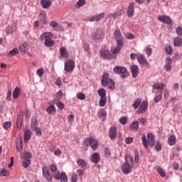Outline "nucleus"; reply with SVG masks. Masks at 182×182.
<instances>
[{
    "mask_svg": "<svg viewBox=\"0 0 182 182\" xmlns=\"http://www.w3.org/2000/svg\"><path fill=\"white\" fill-rule=\"evenodd\" d=\"M176 33L177 35H178V36H182V28L178 26L176 28Z\"/></svg>",
    "mask_w": 182,
    "mask_h": 182,
    "instance_id": "nucleus-62",
    "label": "nucleus"
},
{
    "mask_svg": "<svg viewBox=\"0 0 182 182\" xmlns=\"http://www.w3.org/2000/svg\"><path fill=\"white\" fill-rule=\"evenodd\" d=\"M126 163L122 166V171L124 174H129L132 173V168L134 167V162H133V158L130 155L125 156Z\"/></svg>",
    "mask_w": 182,
    "mask_h": 182,
    "instance_id": "nucleus-3",
    "label": "nucleus"
},
{
    "mask_svg": "<svg viewBox=\"0 0 182 182\" xmlns=\"http://www.w3.org/2000/svg\"><path fill=\"white\" fill-rule=\"evenodd\" d=\"M9 176V171L5 170V168L1 169L0 171V177H8Z\"/></svg>",
    "mask_w": 182,
    "mask_h": 182,
    "instance_id": "nucleus-39",
    "label": "nucleus"
},
{
    "mask_svg": "<svg viewBox=\"0 0 182 182\" xmlns=\"http://www.w3.org/2000/svg\"><path fill=\"white\" fill-rule=\"evenodd\" d=\"M50 170L53 172V173H56V171H58V166H56V164H53L50 166Z\"/></svg>",
    "mask_w": 182,
    "mask_h": 182,
    "instance_id": "nucleus-50",
    "label": "nucleus"
},
{
    "mask_svg": "<svg viewBox=\"0 0 182 182\" xmlns=\"http://www.w3.org/2000/svg\"><path fill=\"white\" fill-rule=\"evenodd\" d=\"M40 4L43 9H48L52 5V0H41Z\"/></svg>",
    "mask_w": 182,
    "mask_h": 182,
    "instance_id": "nucleus-18",
    "label": "nucleus"
},
{
    "mask_svg": "<svg viewBox=\"0 0 182 182\" xmlns=\"http://www.w3.org/2000/svg\"><path fill=\"white\" fill-rule=\"evenodd\" d=\"M122 46H123V44H122V41H117V46L114 47H112L111 48V52H112V55H117V53H119V52H120V50H122Z\"/></svg>",
    "mask_w": 182,
    "mask_h": 182,
    "instance_id": "nucleus-11",
    "label": "nucleus"
},
{
    "mask_svg": "<svg viewBox=\"0 0 182 182\" xmlns=\"http://www.w3.org/2000/svg\"><path fill=\"white\" fill-rule=\"evenodd\" d=\"M173 45L174 46H181L182 45V38L180 37H176L173 39Z\"/></svg>",
    "mask_w": 182,
    "mask_h": 182,
    "instance_id": "nucleus-33",
    "label": "nucleus"
},
{
    "mask_svg": "<svg viewBox=\"0 0 182 182\" xmlns=\"http://www.w3.org/2000/svg\"><path fill=\"white\" fill-rule=\"evenodd\" d=\"M40 19L42 23H47L48 20L46 19V14L45 13L40 14Z\"/></svg>",
    "mask_w": 182,
    "mask_h": 182,
    "instance_id": "nucleus-37",
    "label": "nucleus"
},
{
    "mask_svg": "<svg viewBox=\"0 0 182 182\" xmlns=\"http://www.w3.org/2000/svg\"><path fill=\"white\" fill-rule=\"evenodd\" d=\"M147 107H149V102L147 101H143L139 109L136 111L137 114H141V113H146L147 111Z\"/></svg>",
    "mask_w": 182,
    "mask_h": 182,
    "instance_id": "nucleus-9",
    "label": "nucleus"
},
{
    "mask_svg": "<svg viewBox=\"0 0 182 182\" xmlns=\"http://www.w3.org/2000/svg\"><path fill=\"white\" fill-rule=\"evenodd\" d=\"M55 85L56 86H62V79L60 77H58L55 80Z\"/></svg>",
    "mask_w": 182,
    "mask_h": 182,
    "instance_id": "nucleus-60",
    "label": "nucleus"
},
{
    "mask_svg": "<svg viewBox=\"0 0 182 182\" xmlns=\"http://www.w3.org/2000/svg\"><path fill=\"white\" fill-rule=\"evenodd\" d=\"M18 53H19V50H18V48H14L9 52V55H11V56H15L16 55H18Z\"/></svg>",
    "mask_w": 182,
    "mask_h": 182,
    "instance_id": "nucleus-47",
    "label": "nucleus"
},
{
    "mask_svg": "<svg viewBox=\"0 0 182 182\" xmlns=\"http://www.w3.org/2000/svg\"><path fill=\"white\" fill-rule=\"evenodd\" d=\"M36 129H38V122L36 120L32 121V122H31V129L34 131Z\"/></svg>",
    "mask_w": 182,
    "mask_h": 182,
    "instance_id": "nucleus-52",
    "label": "nucleus"
},
{
    "mask_svg": "<svg viewBox=\"0 0 182 182\" xmlns=\"http://www.w3.org/2000/svg\"><path fill=\"white\" fill-rule=\"evenodd\" d=\"M168 144H169V146H174V144H176V136L174 135H171L168 138Z\"/></svg>",
    "mask_w": 182,
    "mask_h": 182,
    "instance_id": "nucleus-32",
    "label": "nucleus"
},
{
    "mask_svg": "<svg viewBox=\"0 0 182 182\" xmlns=\"http://www.w3.org/2000/svg\"><path fill=\"white\" fill-rule=\"evenodd\" d=\"M158 20L163 23H166V25H171L173 23V20L168 16H159Z\"/></svg>",
    "mask_w": 182,
    "mask_h": 182,
    "instance_id": "nucleus-12",
    "label": "nucleus"
},
{
    "mask_svg": "<svg viewBox=\"0 0 182 182\" xmlns=\"http://www.w3.org/2000/svg\"><path fill=\"white\" fill-rule=\"evenodd\" d=\"M107 99L106 98V97H101L100 100V106L101 107H104V106L106 105V102H107Z\"/></svg>",
    "mask_w": 182,
    "mask_h": 182,
    "instance_id": "nucleus-43",
    "label": "nucleus"
},
{
    "mask_svg": "<svg viewBox=\"0 0 182 182\" xmlns=\"http://www.w3.org/2000/svg\"><path fill=\"white\" fill-rule=\"evenodd\" d=\"M77 163L78 166H80V167H82V168H83V167H86V166H87V164L83 159H78L77 161Z\"/></svg>",
    "mask_w": 182,
    "mask_h": 182,
    "instance_id": "nucleus-36",
    "label": "nucleus"
},
{
    "mask_svg": "<svg viewBox=\"0 0 182 182\" xmlns=\"http://www.w3.org/2000/svg\"><path fill=\"white\" fill-rule=\"evenodd\" d=\"M75 61L69 60L65 63L64 70L68 73L73 72L75 70Z\"/></svg>",
    "mask_w": 182,
    "mask_h": 182,
    "instance_id": "nucleus-8",
    "label": "nucleus"
},
{
    "mask_svg": "<svg viewBox=\"0 0 182 182\" xmlns=\"http://www.w3.org/2000/svg\"><path fill=\"white\" fill-rule=\"evenodd\" d=\"M125 38H127V39H134V35L132 33H127L125 35Z\"/></svg>",
    "mask_w": 182,
    "mask_h": 182,
    "instance_id": "nucleus-64",
    "label": "nucleus"
},
{
    "mask_svg": "<svg viewBox=\"0 0 182 182\" xmlns=\"http://www.w3.org/2000/svg\"><path fill=\"white\" fill-rule=\"evenodd\" d=\"M98 95L100 97H106V90L103 88L98 90Z\"/></svg>",
    "mask_w": 182,
    "mask_h": 182,
    "instance_id": "nucleus-40",
    "label": "nucleus"
},
{
    "mask_svg": "<svg viewBox=\"0 0 182 182\" xmlns=\"http://www.w3.org/2000/svg\"><path fill=\"white\" fill-rule=\"evenodd\" d=\"M105 18V14L101 13L99 15L94 16L90 18V22H99V21H102Z\"/></svg>",
    "mask_w": 182,
    "mask_h": 182,
    "instance_id": "nucleus-17",
    "label": "nucleus"
},
{
    "mask_svg": "<svg viewBox=\"0 0 182 182\" xmlns=\"http://www.w3.org/2000/svg\"><path fill=\"white\" fill-rule=\"evenodd\" d=\"M119 123L123 125L126 124L127 123V117H122L119 118Z\"/></svg>",
    "mask_w": 182,
    "mask_h": 182,
    "instance_id": "nucleus-53",
    "label": "nucleus"
},
{
    "mask_svg": "<svg viewBox=\"0 0 182 182\" xmlns=\"http://www.w3.org/2000/svg\"><path fill=\"white\" fill-rule=\"evenodd\" d=\"M19 50L21 52L25 53L26 52H28V50H29V46L28 45V43H24L23 44L20 46Z\"/></svg>",
    "mask_w": 182,
    "mask_h": 182,
    "instance_id": "nucleus-31",
    "label": "nucleus"
},
{
    "mask_svg": "<svg viewBox=\"0 0 182 182\" xmlns=\"http://www.w3.org/2000/svg\"><path fill=\"white\" fill-rule=\"evenodd\" d=\"M11 126H12V122H4L3 124V127L4 129H5V130H8V129H11Z\"/></svg>",
    "mask_w": 182,
    "mask_h": 182,
    "instance_id": "nucleus-45",
    "label": "nucleus"
},
{
    "mask_svg": "<svg viewBox=\"0 0 182 182\" xmlns=\"http://www.w3.org/2000/svg\"><path fill=\"white\" fill-rule=\"evenodd\" d=\"M164 83H159V82H156V83H154L152 86L153 87V90H163V89H164Z\"/></svg>",
    "mask_w": 182,
    "mask_h": 182,
    "instance_id": "nucleus-25",
    "label": "nucleus"
},
{
    "mask_svg": "<svg viewBox=\"0 0 182 182\" xmlns=\"http://www.w3.org/2000/svg\"><path fill=\"white\" fill-rule=\"evenodd\" d=\"M12 98V91L9 90L7 92V95H6V100L8 102H11V99Z\"/></svg>",
    "mask_w": 182,
    "mask_h": 182,
    "instance_id": "nucleus-58",
    "label": "nucleus"
},
{
    "mask_svg": "<svg viewBox=\"0 0 182 182\" xmlns=\"http://www.w3.org/2000/svg\"><path fill=\"white\" fill-rule=\"evenodd\" d=\"M125 142L127 144H132V143H133V138H132V137L126 138Z\"/></svg>",
    "mask_w": 182,
    "mask_h": 182,
    "instance_id": "nucleus-63",
    "label": "nucleus"
},
{
    "mask_svg": "<svg viewBox=\"0 0 182 182\" xmlns=\"http://www.w3.org/2000/svg\"><path fill=\"white\" fill-rule=\"evenodd\" d=\"M117 134V129H116V127H112L109 129V139H111V140H114V139H116Z\"/></svg>",
    "mask_w": 182,
    "mask_h": 182,
    "instance_id": "nucleus-15",
    "label": "nucleus"
},
{
    "mask_svg": "<svg viewBox=\"0 0 182 182\" xmlns=\"http://www.w3.org/2000/svg\"><path fill=\"white\" fill-rule=\"evenodd\" d=\"M91 160L92 163H99V161H100V156H99L97 153H94L91 156Z\"/></svg>",
    "mask_w": 182,
    "mask_h": 182,
    "instance_id": "nucleus-28",
    "label": "nucleus"
},
{
    "mask_svg": "<svg viewBox=\"0 0 182 182\" xmlns=\"http://www.w3.org/2000/svg\"><path fill=\"white\" fill-rule=\"evenodd\" d=\"M50 26L51 28H53L55 31H58L59 29V24H58V22L53 21L50 23Z\"/></svg>",
    "mask_w": 182,
    "mask_h": 182,
    "instance_id": "nucleus-38",
    "label": "nucleus"
},
{
    "mask_svg": "<svg viewBox=\"0 0 182 182\" xmlns=\"http://www.w3.org/2000/svg\"><path fill=\"white\" fill-rule=\"evenodd\" d=\"M155 149L156 151H161V144L160 141H157L156 145H155Z\"/></svg>",
    "mask_w": 182,
    "mask_h": 182,
    "instance_id": "nucleus-57",
    "label": "nucleus"
},
{
    "mask_svg": "<svg viewBox=\"0 0 182 182\" xmlns=\"http://www.w3.org/2000/svg\"><path fill=\"white\" fill-rule=\"evenodd\" d=\"M142 144H144V147L147 149V147H153L154 144H156V139L154 138V135L152 134H148L147 138H146V135L142 136Z\"/></svg>",
    "mask_w": 182,
    "mask_h": 182,
    "instance_id": "nucleus-4",
    "label": "nucleus"
},
{
    "mask_svg": "<svg viewBox=\"0 0 182 182\" xmlns=\"http://www.w3.org/2000/svg\"><path fill=\"white\" fill-rule=\"evenodd\" d=\"M16 149L18 151H21L23 149V145L22 144V136H18L16 140Z\"/></svg>",
    "mask_w": 182,
    "mask_h": 182,
    "instance_id": "nucleus-24",
    "label": "nucleus"
},
{
    "mask_svg": "<svg viewBox=\"0 0 182 182\" xmlns=\"http://www.w3.org/2000/svg\"><path fill=\"white\" fill-rule=\"evenodd\" d=\"M130 129L134 130V132H137L139 130V122H133L130 125H129Z\"/></svg>",
    "mask_w": 182,
    "mask_h": 182,
    "instance_id": "nucleus-30",
    "label": "nucleus"
},
{
    "mask_svg": "<svg viewBox=\"0 0 182 182\" xmlns=\"http://www.w3.org/2000/svg\"><path fill=\"white\" fill-rule=\"evenodd\" d=\"M171 63H173L171 58H167L165 64V70L166 72H170V70H171Z\"/></svg>",
    "mask_w": 182,
    "mask_h": 182,
    "instance_id": "nucleus-22",
    "label": "nucleus"
},
{
    "mask_svg": "<svg viewBox=\"0 0 182 182\" xmlns=\"http://www.w3.org/2000/svg\"><path fill=\"white\" fill-rule=\"evenodd\" d=\"M60 178L61 182L68 181V176H66V173L65 172L61 173Z\"/></svg>",
    "mask_w": 182,
    "mask_h": 182,
    "instance_id": "nucleus-42",
    "label": "nucleus"
},
{
    "mask_svg": "<svg viewBox=\"0 0 182 182\" xmlns=\"http://www.w3.org/2000/svg\"><path fill=\"white\" fill-rule=\"evenodd\" d=\"M23 160H31L32 158V154L31 152L24 151L23 154L21 155Z\"/></svg>",
    "mask_w": 182,
    "mask_h": 182,
    "instance_id": "nucleus-29",
    "label": "nucleus"
},
{
    "mask_svg": "<svg viewBox=\"0 0 182 182\" xmlns=\"http://www.w3.org/2000/svg\"><path fill=\"white\" fill-rule=\"evenodd\" d=\"M140 105H141V100H135L133 106H134V108L135 109H139V107H140Z\"/></svg>",
    "mask_w": 182,
    "mask_h": 182,
    "instance_id": "nucleus-44",
    "label": "nucleus"
},
{
    "mask_svg": "<svg viewBox=\"0 0 182 182\" xmlns=\"http://www.w3.org/2000/svg\"><path fill=\"white\" fill-rule=\"evenodd\" d=\"M138 62L141 65H149V63L147 62L146 58H144V56H143V55L141 54H138Z\"/></svg>",
    "mask_w": 182,
    "mask_h": 182,
    "instance_id": "nucleus-26",
    "label": "nucleus"
},
{
    "mask_svg": "<svg viewBox=\"0 0 182 182\" xmlns=\"http://www.w3.org/2000/svg\"><path fill=\"white\" fill-rule=\"evenodd\" d=\"M43 73H45V70H43V68H39V69L37 70V71H36V74H37L40 77H42V76H43Z\"/></svg>",
    "mask_w": 182,
    "mask_h": 182,
    "instance_id": "nucleus-51",
    "label": "nucleus"
},
{
    "mask_svg": "<svg viewBox=\"0 0 182 182\" xmlns=\"http://www.w3.org/2000/svg\"><path fill=\"white\" fill-rule=\"evenodd\" d=\"M127 15L129 16V18H132V16L134 15V3L132 2L129 4Z\"/></svg>",
    "mask_w": 182,
    "mask_h": 182,
    "instance_id": "nucleus-19",
    "label": "nucleus"
},
{
    "mask_svg": "<svg viewBox=\"0 0 182 182\" xmlns=\"http://www.w3.org/2000/svg\"><path fill=\"white\" fill-rule=\"evenodd\" d=\"M114 72L117 75H121V77L124 79V77H127L129 74L127 73V68L122 66H116L114 68Z\"/></svg>",
    "mask_w": 182,
    "mask_h": 182,
    "instance_id": "nucleus-6",
    "label": "nucleus"
},
{
    "mask_svg": "<svg viewBox=\"0 0 182 182\" xmlns=\"http://www.w3.org/2000/svg\"><path fill=\"white\" fill-rule=\"evenodd\" d=\"M53 38V33L51 32H44L41 34L40 39L41 42H44L45 46L47 48H52L55 45V41L52 39Z\"/></svg>",
    "mask_w": 182,
    "mask_h": 182,
    "instance_id": "nucleus-1",
    "label": "nucleus"
},
{
    "mask_svg": "<svg viewBox=\"0 0 182 182\" xmlns=\"http://www.w3.org/2000/svg\"><path fill=\"white\" fill-rule=\"evenodd\" d=\"M49 106L47 108L48 114H53L56 113V107H55V101L48 102Z\"/></svg>",
    "mask_w": 182,
    "mask_h": 182,
    "instance_id": "nucleus-10",
    "label": "nucleus"
},
{
    "mask_svg": "<svg viewBox=\"0 0 182 182\" xmlns=\"http://www.w3.org/2000/svg\"><path fill=\"white\" fill-rule=\"evenodd\" d=\"M165 50L166 53H168L169 55H171V53H173V48H171V46H166L165 47Z\"/></svg>",
    "mask_w": 182,
    "mask_h": 182,
    "instance_id": "nucleus-54",
    "label": "nucleus"
},
{
    "mask_svg": "<svg viewBox=\"0 0 182 182\" xmlns=\"http://www.w3.org/2000/svg\"><path fill=\"white\" fill-rule=\"evenodd\" d=\"M35 132H36L37 136H38V137H41L42 136V131L41 130V128H36L34 130Z\"/></svg>",
    "mask_w": 182,
    "mask_h": 182,
    "instance_id": "nucleus-59",
    "label": "nucleus"
},
{
    "mask_svg": "<svg viewBox=\"0 0 182 182\" xmlns=\"http://www.w3.org/2000/svg\"><path fill=\"white\" fill-rule=\"evenodd\" d=\"M42 170H43V174L45 178H46L48 181H52L53 176L49 173V169H48V168L46 167H43Z\"/></svg>",
    "mask_w": 182,
    "mask_h": 182,
    "instance_id": "nucleus-13",
    "label": "nucleus"
},
{
    "mask_svg": "<svg viewBox=\"0 0 182 182\" xmlns=\"http://www.w3.org/2000/svg\"><path fill=\"white\" fill-rule=\"evenodd\" d=\"M131 72L132 73V77H137L139 73V66L134 65L131 66Z\"/></svg>",
    "mask_w": 182,
    "mask_h": 182,
    "instance_id": "nucleus-23",
    "label": "nucleus"
},
{
    "mask_svg": "<svg viewBox=\"0 0 182 182\" xmlns=\"http://www.w3.org/2000/svg\"><path fill=\"white\" fill-rule=\"evenodd\" d=\"M22 123H23V113L20 112L17 117L16 126L18 130L22 128Z\"/></svg>",
    "mask_w": 182,
    "mask_h": 182,
    "instance_id": "nucleus-14",
    "label": "nucleus"
},
{
    "mask_svg": "<svg viewBox=\"0 0 182 182\" xmlns=\"http://www.w3.org/2000/svg\"><path fill=\"white\" fill-rule=\"evenodd\" d=\"M56 105L60 110H63V109H65V104L62 101L58 102Z\"/></svg>",
    "mask_w": 182,
    "mask_h": 182,
    "instance_id": "nucleus-48",
    "label": "nucleus"
},
{
    "mask_svg": "<svg viewBox=\"0 0 182 182\" xmlns=\"http://www.w3.org/2000/svg\"><path fill=\"white\" fill-rule=\"evenodd\" d=\"M114 36L117 40V42L120 41L122 44H123V41H124L123 36H122V33L120 32V31L119 30L115 31L114 33Z\"/></svg>",
    "mask_w": 182,
    "mask_h": 182,
    "instance_id": "nucleus-20",
    "label": "nucleus"
},
{
    "mask_svg": "<svg viewBox=\"0 0 182 182\" xmlns=\"http://www.w3.org/2000/svg\"><path fill=\"white\" fill-rule=\"evenodd\" d=\"M32 136V132L29 129H26L24 131V142L28 143L29 140H31V137Z\"/></svg>",
    "mask_w": 182,
    "mask_h": 182,
    "instance_id": "nucleus-21",
    "label": "nucleus"
},
{
    "mask_svg": "<svg viewBox=\"0 0 182 182\" xmlns=\"http://www.w3.org/2000/svg\"><path fill=\"white\" fill-rule=\"evenodd\" d=\"M162 97H163V95L161 94V92H160L159 95H156L154 98L155 103H159V102L161 100Z\"/></svg>",
    "mask_w": 182,
    "mask_h": 182,
    "instance_id": "nucleus-41",
    "label": "nucleus"
},
{
    "mask_svg": "<svg viewBox=\"0 0 182 182\" xmlns=\"http://www.w3.org/2000/svg\"><path fill=\"white\" fill-rule=\"evenodd\" d=\"M22 166L24 168H28L31 166V159H23L22 161Z\"/></svg>",
    "mask_w": 182,
    "mask_h": 182,
    "instance_id": "nucleus-35",
    "label": "nucleus"
},
{
    "mask_svg": "<svg viewBox=\"0 0 182 182\" xmlns=\"http://www.w3.org/2000/svg\"><path fill=\"white\" fill-rule=\"evenodd\" d=\"M92 39H93L95 42L102 41V39H103V33H102V31H97L95 34L92 35Z\"/></svg>",
    "mask_w": 182,
    "mask_h": 182,
    "instance_id": "nucleus-16",
    "label": "nucleus"
},
{
    "mask_svg": "<svg viewBox=\"0 0 182 182\" xmlns=\"http://www.w3.org/2000/svg\"><path fill=\"white\" fill-rule=\"evenodd\" d=\"M71 181L72 182H76L77 181V175L76 173H73L71 176Z\"/></svg>",
    "mask_w": 182,
    "mask_h": 182,
    "instance_id": "nucleus-61",
    "label": "nucleus"
},
{
    "mask_svg": "<svg viewBox=\"0 0 182 182\" xmlns=\"http://www.w3.org/2000/svg\"><path fill=\"white\" fill-rule=\"evenodd\" d=\"M157 172L159 174H160L161 177H165L166 176V172L163 171V168L161 167H158L157 168Z\"/></svg>",
    "mask_w": 182,
    "mask_h": 182,
    "instance_id": "nucleus-46",
    "label": "nucleus"
},
{
    "mask_svg": "<svg viewBox=\"0 0 182 182\" xmlns=\"http://www.w3.org/2000/svg\"><path fill=\"white\" fill-rule=\"evenodd\" d=\"M60 53L62 58H68V50L65 47H61L60 48Z\"/></svg>",
    "mask_w": 182,
    "mask_h": 182,
    "instance_id": "nucleus-34",
    "label": "nucleus"
},
{
    "mask_svg": "<svg viewBox=\"0 0 182 182\" xmlns=\"http://www.w3.org/2000/svg\"><path fill=\"white\" fill-rule=\"evenodd\" d=\"M63 96V92L62 91H58L55 95V100H60Z\"/></svg>",
    "mask_w": 182,
    "mask_h": 182,
    "instance_id": "nucleus-49",
    "label": "nucleus"
},
{
    "mask_svg": "<svg viewBox=\"0 0 182 182\" xmlns=\"http://www.w3.org/2000/svg\"><path fill=\"white\" fill-rule=\"evenodd\" d=\"M21 96V88L16 87L13 92V99H18Z\"/></svg>",
    "mask_w": 182,
    "mask_h": 182,
    "instance_id": "nucleus-27",
    "label": "nucleus"
},
{
    "mask_svg": "<svg viewBox=\"0 0 182 182\" xmlns=\"http://www.w3.org/2000/svg\"><path fill=\"white\" fill-rule=\"evenodd\" d=\"M77 97L80 100H85V95L83 94V92H78L77 95Z\"/></svg>",
    "mask_w": 182,
    "mask_h": 182,
    "instance_id": "nucleus-56",
    "label": "nucleus"
},
{
    "mask_svg": "<svg viewBox=\"0 0 182 182\" xmlns=\"http://www.w3.org/2000/svg\"><path fill=\"white\" fill-rule=\"evenodd\" d=\"M100 55L105 59H116V55H112L107 48H102L100 50Z\"/></svg>",
    "mask_w": 182,
    "mask_h": 182,
    "instance_id": "nucleus-7",
    "label": "nucleus"
},
{
    "mask_svg": "<svg viewBox=\"0 0 182 182\" xmlns=\"http://www.w3.org/2000/svg\"><path fill=\"white\" fill-rule=\"evenodd\" d=\"M101 85H102L104 87H108L109 90H113L114 89V81L109 77V73H104L102 74Z\"/></svg>",
    "mask_w": 182,
    "mask_h": 182,
    "instance_id": "nucleus-2",
    "label": "nucleus"
},
{
    "mask_svg": "<svg viewBox=\"0 0 182 182\" xmlns=\"http://www.w3.org/2000/svg\"><path fill=\"white\" fill-rule=\"evenodd\" d=\"M83 145L85 150H87L89 147H91L92 150H97L99 147V141L93 138L88 137L85 139Z\"/></svg>",
    "mask_w": 182,
    "mask_h": 182,
    "instance_id": "nucleus-5",
    "label": "nucleus"
},
{
    "mask_svg": "<svg viewBox=\"0 0 182 182\" xmlns=\"http://www.w3.org/2000/svg\"><path fill=\"white\" fill-rule=\"evenodd\" d=\"M107 116V113L106 112H104L100 114V118L101 119L102 122H105L106 120Z\"/></svg>",
    "mask_w": 182,
    "mask_h": 182,
    "instance_id": "nucleus-55",
    "label": "nucleus"
}]
</instances>
